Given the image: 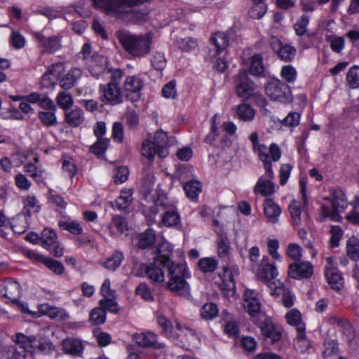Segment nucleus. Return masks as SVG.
Wrapping results in <instances>:
<instances>
[{
    "label": "nucleus",
    "instance_id": "f257e3e1",
    "mask_svg": "<svg viewBox=\"0 0 359 359\" xmlns=\"http://www.w3.org/2000/svg\"><path fill=\"white\" fill-rule=\"evenodd\" d=\"M149 0H93L95 6L109 16L130 18L135 21L145 20L147 9L140 10L139 6Z\"/></svg>",
    "mask_w": 359,
    "mask_h": 359
},
{
    "label": "nucleus",
    "instance_id": "f03ea898",
    "mask_svg": "<svg viewBox=\"0 0 359 359\" xmlns=\"http://www.w3.org/2000/svg\"><path fill=\"white\" fill-rule=\"evenodd\" d=\"M172 252V248L168 243L161 244L156 250V257L153 264L142 265L146 276L155 283H163L165 276L163 268H166L169 271L170 264H173L170 255Z\"/></svg>",
    "mask_w": 359,
    "mask_h": 359
},
{
    "label": "nucleus",
    "instance_id": "7ed1b4c3",
    "mask_svg": "<svg viewBox=\"0 0 359 359\" xmlns=\"http://www.w3.org/2000/svg\"><path fill=\"white\" fill-rule=\"evenodd\" d=\"M116 36L123 48L135 57H142L150 51V34L135 35L125 30H119L116 32Z\"/></svg>",
    "mask_w": 359,
    "mask_h": 359
},
{
    "label": "nucleus",
    "instance_id": "20e7f679",
    "mask_svg": "<svg viewBox=\"0 0 359 359\" xmlns=\"http://www.w3.org/2000/svg\"><path fill=\"white\" fill-rule=\"evenodd\" d=\"M324 200L327 201L331 207L321 204L319 221L324 222L329 218L333 222H341L342 217L340 214L347 207V200L344 191L341 189H334L332 191L331 196L325 198Z\"/></svg>",
    "mask_w": 359,
    "mask_h": 359
},
{
    "label": "nucleus",
    "instance_id": "39448f33",
    "mask_svg": "<svg viewBox=\"0 0 359 359\" xmlns=\"http://www.w3.org/2000/svg\"><path fill=\"white\" fill-rule=\"evenodd\" d=\"M187 272L186 266L184 264H170L168 276L170 278L167 287L175 293L182 294L189 290V285L185 280Z\"/></svg>",
    "mask_w": 359,
    "mask_h": 359
},
{
    "label": "nucleus",
    "instance_id": "423d86ee",
    "mask_svg": "<svg viewBox=\"0 0 359 359\" xmlns=\"http://www.w3.org/2000/svg\"><path fill=\"white\" fill-rule=\"evenodd\" d=\"M252 151L258 155L259 159L264 163V169L268 177H273L270 158L275 162L279 161L281 157V151L279 147L276 144L272 143L269 148H268L266 145L261 144L253 148Z\"/></svg>",
    "mask_w": 359,
    "mask_h": 359
},
{
    "label": "nucleus",
    "instance_id": "0eeeda50",
    "mask_svg": "<svg viewBox=\"0 0 359 359\" xmlns=\"http://www.w3.org/2000/svg\"><path fill=\"white\" fill-rule=\"evenodd\" d=\"M266 95L273 100L280 102L292 101V95L289 86L280 80L269 81L265 86Z\"/></svg>",
    "mask_w": 359,
    "mask_h": 359
},
{
    "label": "nucleus",
    "instance_id": "6e6552de",
    "mask_svg": "<svg viewBox=\"0 0 359 359\" xmlns=\"http://www.w3.org/2000/svg\"><path fill=\"white\" fill-rule=\"evenodd\" d=\"M177 332L176 334L175 343L179 346L189 351H193L198 347V338L195 332L180 323L176 325Z\"/></svg>",
    "mask_w": 359,
    "mask_h": 359
},
{
    "label": "nucleus",
    "instance_id": "1a4fd4ad",
    "mask_svg": "<svg viewBox=\"0 0 359 359\" xmlns=\"http://www.w3.org/2000/svg\"><path fill=\"white\" fill-rule=\"evenodd\" d=\"M41 245L56 257H60L64 253L63 246L58 242L55 231L49 228H45L40 236Z\"/></svg>",
    "mask_w": 359,
    "mask_h": 359
},
{
    "label": "nucleus",
    "instance_id": "9d476101",
    "mask_svg": "<svg viewBox=\"0 0 359 359\" xmlns=\"http://www.w3.org/2000/svg\"><path fill=\"white\" fill-rule=\"evenodd\" d=\"M0 295L9 299L22 312V303L20 301V285L18 282L9 279L0 283Z\"/></svg>",
    "mask_w": 359,
    "mask_h": 359
},
{
    "label": "nucleus",
    "instance_id": "9b49d317",
    "mask_svg": "<svg viewBox=\"0 0 359 359\" xmlns=\"http://www.w3.org/2000/svg\"><path fill=\"white\" fill-rule=\"evenodd\" d=\"M234 83L236 94L246 100L251 97L257 91L255 84L248 78L245 71H240L235 76Z\"/></svg>",
    "mask_w": 359,
    "mask_h": 359
},
{
    "label": "nucleus",
    "instance_id": "f8f14e48",
    "mask_svg": "<svg viewBox=\"0 0 359 359\" xmlns=\"http://www.w3.org/2000/svg\"><path fill=\"white\" fill-rule=\"evenodd\" d=\"M257 292L252 290H246L243 294L245 310L252 318L255 323H257V319L260 317L261 304L257 298Z\"/></svg>",
    "mask_w": 359,
    "mask_h": 359
},
{
    "label": "nucleus",
    "instance_id": "ddd939ff",
    "mask_svg": "<svg viewBox=\"0 0 359 359\" xmlns=\"http://www.w3.org/2000/svg\"><path fill=\"white\" fill-rule=\"evenodd\" d=\"M143 86V81L139 76H128L124 82V92L127 99L133 102L140 100Z\"/></svg>",
    "mask_w": 359,
    "mask_h": 359
},
{
    "label": "nucleus",
    "instance_id": "4468645a",
    "mask_svg": "<svg viewBox=\"0 0 359 359\" xmlns=\"http://www.w3.org/2000/svg\"><path fill=\"white\" fill-rule=\"evenodd\" d=\"M53 349V344L49 341H39L35 337L24 336V359H33V353L36 350L48 352Z\"/></svg>",
    "mask_w": 359,
    "mask_h": 359
},
{
    "label": "nucleus",
    "instance_id": "2eb2a0df",
    "mask_svg": "<svg viewBox=\"0 0 359 359\" xmlns=\"http://www.w3.org/2000/svg\"><path fill=\"white\" fill-rule=\"evenodd\" d=\"M270 46L278 57L285 62L292 61L296 55V48L289 44L283 43L275 36L270 39Z\"/></svg>",
    "mask_w": 359,
    "mask_h": 359
},
{
    "label": "nucleus",
    "instance_id": "dca6fc26",
    "mask_svg": "<svg viewBox=\"0 0 359 359\" xmlns=\"http://www.w3.org/2000/svg\"><path fill=\"white\" fill-rule=\"evenodd\" d=\"M256 324L260 328L263 336L270 339L272 343H276L281 339L280 330L276 327L271 320L267 318L265 315H261Z\"/></svg>",
    "mask_w": 359,
    "mask_h": 359
},
{
    "label": "nucleus",
    "instance_id": "f3484780",
    "mask_svg": "<svg viewBox=\"0 0 359 359\" xmlns=\"http://www.w3.org/2000/svg\"><path fill=\"white\" fill-rule=\"evenodd\" d=\"M133 339L142 347H153L154 349L159 350L161 353L165 351V344L158 342L157 336L152 332L136 333L133 335Z\"/></svg>",
    "mask_w": 359,
    "mask_h": 359
},
{
    "label": "nucleus",
    "instance_id": "a211bd4d",
    "mask_svg": "<svg viewBox=\"0 0 359 359\" xmlns=\"http://www.w3.org/2000/svg\"><path fill=\"white\" fill-rule=\"evenodd\" d=\"M313 274V266L310 262H294L288 269V275L295 279L309 278Z\"/></svg>",
    "mask_w": 359,
    "mask_h": 359
},
{
    "label": "nucleus",
    "instance_id": "6ab92c4d",
    "mask_svg": "<svg viewBox=\"0 0 359 359\" xmlns=\"http://www.w3.org/2000/svg\"><path fill=\"white\" fill-rule=\"evenodd\" d=\"M100 90L103 91L105 99L112 104H117L122 102L121 89L117 83H108L106 86H100Z\"/></svg>",
    "mask_w": 359,
    "mask_h": 359
},
{
    "label": "nucleus",
    "instance_id": "aec40b11",
    "mask_svg": "<svg viewBox=\"0 0 359 359\" xmlns=\"http://www.w3.org/2000/svg\"><path fill=\"white\" fill-rule=\"evenodd\" d=\"M39 309L42 314L47 316L55 320L65 321L69 317V313L66 311L65 309L59 307L51 306L48 304L39 305Z\"/></svg>",
    "mask_w": 359,
    "mask_h": 359
},
{
    "label": "nucleus",
    "instance_id": "412c9836",
    "mask_svg": "<svg viewBox=\"0 0 359 359\" xmlns=\"http://www.w3.org/2000/svg\"><path fill=\"white\" fill-rule=\"evenodd\" d=\"M272 178L269 177L266 173L265 176H262L255 186L254 192L263 196L272 195L275 192L274 184L271 181Z\"/></svg>",
    "mask_w": 359,
    "mask_h": 359
},
{
    "label": "nucleus",
    "instance_id": "4be33fe9",
    "mask_svg": "<svg viewBox=\"0 0 359 359\" xmlns=\"http://www.w3.org/2000/svg\"><path fill=\"white\" fill-rule=\"evenodd\" d=\"M306 330H301L297 332L296 337L294 340L293 346L296 351L303 354L309 353L312 348V341L307 337Z\"/></svg>",
    "mask_w": 359,
    "mask_h": 359
},
{
    "label": "nucleus",
    "instance_id": "5701e85b",
    "mask_svg": "<svg viewBox=\"0 0 359 359\" xmlns=\"http://www.w3.org/2000/svg\"><path fill=\"white\" fill-rule=\"evenodd\" d=\"M62 346L65 353L73 356H80L84 348L82 341L74 338L64 339L62 342Z\"/></svg>",
    "mask_w": 359,
    "mask_h": 359
},
{
    "label": "nucleus",
    "instance_id": "b1692460",
    "mask_svg": "<svg viewBox=\"0 0 359 359\" xmlns=\"http://www.w3.org/2000/svg\"><path fill=\"white\" fill-rule=\"evenodd\" d=\"M277 276L278 271L276 267L269 263L264 264L257 273L258 278L264 283L268 284L269 287L275 284L273 280H274Z\"/></svg>",
    "mask_w": 359,
    "mask_h": 359
},
{
    "label": "nucleus",
    "instance_id": "393cba45",
    "mask_svg": "<svg viewBox=\"0 0 359 359\" xmlns=\"http://www.w3.org/2000/svg\"><path fill=\"white\" fill-rule=\"evenodd\" d=\"M264 212L268 222L274 224L278 220L281 209L271 198H266L264 203Z\"/></svg>",
    "mask_w": 359,
    "mask_h": 359
},
{
    "label": "nucleus",
    "instance_id": "a878e982",
    "mask_svg": "<svg viewBox=\"0 0 359 359\" xmlns=\"http://www.w3.org/2000/svg\"><path fill=\"white\" fill-rule=\"evenodd\" d=\"M152 140L158 149V156L164 158L168 154V137L167 134L161 130L156 132Z\"/></svg>",
    "mask_w": 359,
    "mask_h": 359
},
{
    "label": "nucleus",
    "instance_id": "bb28decb",
    "mask_svg": "<svg viewBox=\"0 0 359 359\" xmlns=\"http://www.w3.org/2000/svg\"><path fill=\"white\" fill-rule=\"evenodd\" d=\"M81 70L79 68L71 69L60 80V86L65 90L72 88L81 76Z\"/></svg>",
    "mask_w": 359,
    "mask_h": 359
},
{
    "label": "nucleus",
    "instance_id": "cd10ccee",
    "mask_svg": "<svg viewBox=\"0 0 359 359\" xmlns=\"http://www.w3.org/2000/svg\"><path fill=\"white\" fill-rule=\"evenodd\" d=\"M38 39L48 53H53L61 47L60 39L57 36L46 37L39 34Z\"/></svg>",
    "mask_w": 359,
    "mask_h": 359
},
{
    "label": "nucleus",
    "instance_id": "c85d7f7f",
    "mask_svg": "<svg viewBox=\"0 0 359 359\" xmlns=\"http://www.w3.org/2000/svg\"><path fill=\"white\" fill-rule=\"evenodd\" d=\"M123 259L124 256L123 252L116 250L114 252V253L109 257H108L104 262H103L102 266L105 269L114 271L120 266Z\"/></svg>",
    "mask_w": 359,
    "mask_h": 359
},
{
    "label": "nucleus",
    "instance_id": "c756f323",
    "mask_svg": "<svg viewBox=\"0 0 359 359\" xmlns=\"http://www.w3.org/2000/svg\"><path fill=\"white\" fill-rule=\"evenodd\" d=\"M310 17L307 14H304L298 19L294 25V29L297 35L299 36L311 37L312 34H309L307 30V25L309 22Z\"/></svg>",
    "mask_w": 359,
    "mask_h": 359
},
{
    "label": "nucleus",
    "instance_id": "7c9ffc66",
    "mask_svg": "<svg viewBox=\"0 0 359 359\" xmlns=\"http://www.w3.org/2000/svg\"><path fill=\"white\" fill-rule=\"evenodd\" d=\"M132 201V193L130 190L122 191L120 196L111 203L112 207L118 210H125L129 206Z\"/></svg>",
    "mask_w": 359,
    "mask_h": 359
},
{
    "label": "nucleus",
    "instance_id": "2f4dec72",
    "mask_svg": "<svg viewBox=\"0 0 359 359\" xmlns=\"http://www.w3.org/2000/svg\"><path fill=\"white\" fill-rule=\"evenodd\" d=\"M162 224L165 226H173L177 225L180 222V217L175 208H171L165 210L162 217Z\"/></svg>",
    "mask_w": 359,
    "mask_h": 359
},
{
    "label": "nucleus",
    "instance_id": "473e14b6",
    "mask_svg": "<svg viewBox=\"0 0 359 359\" xmlns=\"http://www.w3.org/2000/svg\"><path fill=\"white\" fill-rule=\"evenodd\" d=\"M109 229L111 233H123L128 230V224L123 217L114 215Z\"/></svg>",
    "mask_w": 359,
    "mask_h": 359
},
{
    "label": "nucleus",
    "instance_id": "72a5a7b5",
    "mask_svg": "<svg viewBox=\"0 0 359 359\" xmlns=\"http://www.w3.org/2000/svg\"><path fill=\"white\" fill-rule=\"evenodd\" d=\"M287 322L292 326L296 327V330L299 331L300 329L306 330V325L302 321V316L297 309H292L286 315Z\"/></svg>",
    "mask_w": 359,
    "mask_h": 359
},
{
    "label": "nucleus",
    "instance_id": "f704fd0d",
    "mask_svg": "<svg viewBox=\"0 0 359 359\" xmlns=\"http://www.w3.org/2000/svg\"><path fill=\"white\" fill-rule=\"evenodd\" d=\"M156 241V234L153 229H147L139 236L138 248L145 249L151 246Z\"/></svg>",
    "mask_w": 359,
    "mask_h": 359
},
{
    "label": "nucleus",
    "instance_id": "c9c22d12",
    "mask_svg": "<svg viewBox=\"0 0 359 359\" xmlns=\"http://www.w3.org/2000/svg\"><path fill=\"white\" fill-rule=\"evenodd\" d=\"M346 251L348 256L353 260L359 259V239L352 236L346 243Z\"/></svg>",
    "mask_w": 359,
    "mask_h": 359
},
{
    "label": "nucleus",
    "instance_id": "e433bc0d",
    "mask_svg": "<svg viewBox=\"0 0 359 359\" xmlns=\"http://www.w3.org/2000/svg\"><path fill=\"white\" fill-rule=\"evenodd\" d=\"M236 114L240 120L250 121L255 117V111L249 104H241L237 107Z\"/></svg>",
    "mask_w": 359,
    "mask_h": 359
},
{
    "label": "nucleus",
    "instance_id": "4c0bfd02",
    "mask_svg": "<svg viewBox=\"0 0 359 359\" xmlns=\"http://www.w3.org/2000/svg\"><path fill=\"white\" fill-rule=\"evenodd\" d=\"M83 114L81 109L76 108L66 114L65 120L67 123L73 127H76L83 121Z\"/></svg>",
    "mask_w": 359,
    "mask_h": 359
},
{
    "label": "nucleus",
    "instance_id": "58836bf2",
    "mask_svg": "<svg viewBox=\"0 0 359 359\" xmlns=\"http://www.w3.org/2000/svg\"><path fill=\"white\" fill-rule=\"evenodd\" d=\"M290 213L292 224L295 228H299L302 223L301 218V210L295 200H292L288 207Z\"/></svg>",
    "mask_w": 359,
    "mask_h": 359
},
{
    "label": "nucleus",
    "instance_id": "ea45409f",
    "mask_svg": "<svg viewBox=\"0 0 359 359\" xmlns=\"http://www.w3.org/2000/svg\"><path fill=\"white\" fill-rule=\"evenodd\" d=\"M218 255L222 258L228 257L230 251V241L227 236L224 233L219 235V239L217 241Z\"/></svg>",
    "mask_w": 359,
    "mask_h": 359
},
{
    "label": "nucleus",
    "instance_id": "a19ab883",
    "mask_svg": "<svg viewBox=\"0 0 359 359\" xmlns=\"http://www.w3.org/2000/svg\"><path fill=\"white\" fill-rule=\"evenodd\" d=\"M250 73L254 76H261L264 73L262 57L260 54H256L251 58Z\"/></svg>",
    "mask_w": 359,
    "mask_h": 359
},
{
    "label": "nucleus",
    "instance_id": "79ce46f5",
    "mask_svg": "<svg viewBox=\"0 0 359 359\" xmlns=\"http://www.w3.org/2000/svg\"><path fill=\"white\" fill-rule=\"evenodd\" d=\"M325 275L332 289L336 290L341 289L344 285V279L339 273L327 271L325 272Z\"/></svg>",
    "mask_w": 359,
    "mask_h": 359
},
{
    "label": "nucleus",
    "instance_id": "37998d69",
    "mask_svg": "<svg viewBox=\"0 0 359 359\" xmlns=\"http://www.w3.org/2000/svg\"><path fill=\"white\" fill-rule=\"evenodd\" d=\"M211 41L217 48V53H219L222 50L226 49L229 46V39L226 34L223 32L216 33L212 38Z\"/></svg>",
    "mask_w": 359,
    "mask_h": 359
},
{
    "label": "nucleus",
    "instance_id": "c03bdc74",
    "mask_svg": "<svg viewBox=\"0 0 359 359\" xmlns=\"http://www.w3.org/2000/svg\"><path fill=\"white\" fill-rule=\"evenodd\" d=\"M254 5L251 7L249 14L251 18L255 19L261 18L266 11V6L264 3V0H252Z\"/></svg>",
    "mask_w": 359,
    "mask_h": 359
},
{
    "label": "nucleus",
    "instance_id": "a18cd8bd",
    "mask_svg": "<svg viewBox=\"0 0 359 359\" xmlns=\"http://www.w3.org/2000/svg\"><path fill=\"white\" fill-rule=\"evenodd\" d=\"M198 266L203 273H211L217 269V262L215 258L205 257L198 261Z\"/></svg>",
    "mask_w": 359,
    "mask_h": 359
},
{
    "label": "nucleus",
    "instance_id": "49530a36",
    "mask_svg": "<svg viewBox=\"0 0 359 359\" xmlns=\"http://www.w3.org/2000/svg\"><path fill=\"white\" fill-rule=\"evenodd\" d=\"M142 154L149 159H153L156 154L158 155V149L151 140H145L142 142Z\"/></svg>",
    "mask_w": 359,
    "mask_h": 359
},
{
    "label": "nucleus",
    "instance_id": "de8ad7c7",
    "mask_svg": "<svg viewBox=\"0 0 359 359\" xmlns=\"http://www.w3.org/2000/svg\"><path fill=\"white\" fill-rule=\"evenodd\" d=\"M325 40L330 43L332 50L337 53H341L344 48L345 41L342 36L327 35L325 36Z\"/></svg>",
    "mask_w": 359,
    "mask_h": 359
},
{
    "label": "nucleus",
    "instance_id": "09e8293b",
    "mask_svg": "<svg viewBox=\"0 0 359 359\" xmlns=\"http://www.w3.org/2000/svg\"><path fill=\"white\" fill-rule=\"evenodd\" d=\"M184 189L188 198L195 199L198 198L201 191L200 182L198 181H190L184 184Z\"/></svg>",
    "mask_w": 359,
    "mask_h": 359
},
{
    "label": "nucleus",
    "instance_id": "8fccbe9b",
    "mask_svg": "<svg viewBox=\"0 0 359 359\" xmlns=\"http://www.w3.org/2000/svg\"><path fill=\"white\" fill-rule=\"evenodd\" d=\"M24 209L26 210L27 215L30 217L32 214L38 213L41 207L34 196H27L24 199Z\"/></svg>",
    "mask_w": 359,
    "mask_h": 359
},
{
    "label": "nucleus",
    "instance_id": "3c124183",
    "mask_svg": "<svg viewBox=\"0 0 359 359\" xmlns=\"http://www.w3.org/2000/svg\"><path fill=\"white\" fill-rule=\"evenodd\" d=\"M346 81L351 88H359V66L351 67L346 74Z\"/></svg>",
    "mask_w": 359,
    "mask_h": 359
},
{
    "label": "nucleus",
    "instance_id": "603ef678",
    "mask_svg": "<svg viewBox=\"0 0 359 359\" xmlns=\"http://www.w3.org/2000/svg\"><path fill=\"white\" fill-rule=\"evenodd\" d=\"M89 320L94 325L103 324L106 320V313L100 306L96 307L91 311Z\"/></svg>",
    "mask_w": 359,
    "mask_h": 359
},
{
    "label": "nucleus",
    "instance_id": "864d4df0",
    "mask_svg": "<svg viewBox=\"0 0 359 359\" xmlns=\"http://www.w3.org/2000/svg\"><path fill=\"white\" fill-rule=\"evenodd\" d=\"M114 297H108L100 300V307L104 309L105 313L107 311L115 314L118 313L119 307L117 302L114 299Z\"/></svg>",
    "mask_w": 359,
    "mask_h": 359
},
{
    "label": "nucleus",
    "instance_id": "5fc2aeb1",
    "mask_svg": "<svg viewBox=\"0 0 359 359\" xmlns=\"http://www.w3.org/2000/svg\"><path fill=\"white\" fill-rule=\"evenodd\" d=\"M43 264L57 276H60L64 273L65 267L59 261L46 257L44 260Z\"/></svg>",
    "mask_w": 359,
    "mask_h": 359
},
{
    "label": "nucleus",
    "instance_id": "6e6d98bb",
    "mask_svg": "<svg viewBox=\"0 0 359 359\" xmlns=\"http://www.w3.org/2000/svg\"><path fill=\"white\" fill-rule=\"evenodd\" d=\"M60 228L69 231L74 235H79L83 231V228L79 223L76 222L60 221L58 223Z\"/></svg>",
    "mask_w": 359,
    "mask_h": 359
},
{
    "label": "nucleus",
    "instance_id": "4d7b16f0",
    "mask_svg": "<svg viewBox=\"0 0 359 359\" xmlns=\"http://www.w3.org/2000/svg\"><path fill=\"white\" fill-rule=\"evenodd\" d=\"M218 313V309L215 304L208 303L203 305L201 310V314L203 318L211 320Z\"/></svg>",
    "mask_w": 359,
    "mask_h": 359
},
{
    "label": "nucleus",
    "instance_id": "13d9d810",
    "mask_svg": "<svg viewBox=\"0 0 359 359\" xmlns=\"http://www.w3.org/2000/svg\"><path fill=\"white\" fill-rule=\"evenodd\" d=\"M56 101L61 108L67 109L69 108L73 104L72 95L65 91L60 92L56 97Z\"/></svg>",
    "mask_w": 359,
    "mask_h": 359
},
{
    "label": "nucleus",
    "instance_id": "bf43d9fd",
    "mask_svg": "<svg viewBox=\"0 0 359 359\" xmlns=\"http://www.w3.org/2000/svg\"><path fill=\"white\" fill-rule=\"evenodd\" d=\"M109 140L107 138H101L90 147L92 153L97 156H102L108 147Z\"/></svg>",
    "mask_w": 359,
    "mask_h": 359
},
{
    "label": "nucleus",
    "instance_id": "052dcab7",
    "mask_svg": "<svg viewBox=\"0 0 359 359\" xmlns=\"http://www.w3.org/2000/svg\"><path fill=\"white\" fill-rule=\"evenodd\" d=\"M330 233L332 236L330 239V245L332 248H337L342 238L343 231L339 226H332Z\"/></svg>",
    "mask_w": 359,
    "mask_h": 359
},
{
    "label": "nucleus",
    "instance_id": "680f3d73",
    "mask_svg": "<svg viewBox=\"0 0 359 359\" xmlns=\"http://www.w3.org/2000/svg\"><path fill=\"white\" fill-rule=\"evenodd\" d=\"M157 322L164 334L168 337H171L173 326L170 320H169L165 316L159 315L157 317Z\"/></svg>",
    "mask_w": 359,
    "mask_h": 359
},
{
    "label": "nucleus",
    "instance_id": "e2e57ef3",
    "mask_svg": "<svg viewBox=\"0 0 359 359\" xmlns=\"http://www.w3.org/2000/svg\"><path fill=\"white\" fill-rule=\"evenodd\" d=\"M162 95L165 98H175L177 95L176 81L172 80L163 86L161 90Z\"/></svg>",
    "mask_w": 359,
    "mask_h": 359
},
{
    "label": "nucleus",
    "instance_id": "0e129e2a",
    "mask_svg": "<svg viewBox=\"0 0 359 359\" xmlns=\"http://www.w3.org/2000/svg\"><path fill=\"white\" fill-rule=\"evenodd\" d=\"M39 116L41 122L46 126H54L57 122L55 111H41Z\"/></svg>",
    "mask_w": 359,
    "mask_h": 359
},
{
    "label": "nucleus",
    "instance_id": "69168bd1",
    "mask_svg": "<svg viewBox=\"0 0 359 359\" xmlns=\"http://www.w3.org/2000/svg\"><path fill=\"white\" fill-rule=\"evenodd\" d=\"M129 171L125 166L114 170V179L116 184H122L128 180Z\"/></svg>",
    "mask_w": 359,
    "mask_h": 359
},
{
    "label": "nucleus",
    "instance_id": "338daca9",
    "mask_svg": "<svg viewBox=\"0 0 359 359\" xmlns=\"http://www.w3.org/2000/svg\"><path fill=\"white\" fill-rule=\"evenodd\" d=\"M281 76L288 83L294 82L297 78V72L291 65L283 67Z\"/></svg>",
    "mask_w": 359,
    "mask_h": 359
},
{
    "label": "nucleus",
    "instance_id": "774afa93",
    "mask_svg": "<svg viewBox=\"0 0 359 359\" xmlns=\"http://www.w3.org/2000/svg\"><path fill=\"white\" fill-rule=\"evenodd\" d=\"M126 124L130 129H135L139 125V116L133 110L128 109L125 115Z\"/></svg>",
    "mask_w": 359,
    "mask_h": 359
}]
</instances>
